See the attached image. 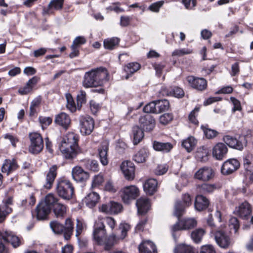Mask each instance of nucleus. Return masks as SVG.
Segmentation results:
<instances>
[{
  "label": "nucleus",
  "mask_w": 253,
  "mask_h": 253,
  "mask_svg": "<svg viewBox=\"0 0 253 253\" xmlns=\"http://www.w3.org/2000/svg\"><path fill=\"white\" fill-rule=\"evenodd\" d=\"M106 231L105 225L102 219L96 221L94 225L93 237L99 244L104 245L106 250H110L115 244L121 240L119 236L112 234L107 238L105 237Z\"/></svg>",
  "instance_id": "nucleus-1"
},
{
  "label": "nucleus",
  "mask_w": 253,
  "mask_h": 253,
  "mask_svg": "<svg viewBox=\"0 0 253 253\" xmlns=\"http://www.w3.org/2000/svg\"><path fill=\"white\" fill-rule=\"evenodd\" d=\"M78 136L73 132L67 133L62 139L59 146L60 150L67 159H72L78 153Z\"/></svg>",
  "instance_id": "nucleus-2"
},
{
  "label": "nucleus",
  "mask_w": 253,
  "mask_h": 253,
  "mask_svg": "<svg viewBox=\"0 0 253 253\" xmlns=\"http://www.w3.org/2000/svg\"><path fill=\"white\" fill-rule=\"evenodd\" d=\"M108 75L107 70L104 68L92 69L84 74L83 85L86 88L101 85L103 81L107 80Z\"/></svg>",
  "instance_id": "nucleus-3"
},
{
  "label": "nucleus",
  "mask_w": 253,
  "mask_h": 253,
  "mask_svg": "<svg viewBox=\"0 0 253 253\" xmlns=\"http://www.w3.org/2000/svg\"><path fill=\"white\" fill-rule=\"evenodd\" d=\"M56 201L55 197L52 194H49L45 197L44 200L41 202L37 206V217L39 220L46 218L51 211V205Z\"/></svg>",
  "instance_id": "nucleus-4"
},
{
  "label": "nucleus",
  "mask_w": 253,
  "mask_h": 253,
  "mask_svg": "<svg viewBox=\"0 0 253 253\" xmlns=\"http://www.w3.org/2000/svg\"><path fill=\"white\" fill-rule=\"evenodd\" d=\"M50 226L52 231L56 234H64V238L66 240L70 238L73 231V224L70 218L66 219L65 226L56 221L50 223Z\"/></svg>",
  "instance_id": "nucleus-5"
},
{
  "label": "nucleus",
  "mask_w": 253,
  "mask_h": 253,
  "mask_svg": "<svg viewBox=\"0 0 253 253\" xmlns=\"http://www.w3.org/2000/svg\"><path fill=\"white\" fill-rule=\"evenodd\" d=\"M56 192L58 195L65 200L72 198L74 189L70 181L67 179H59L56 185Z\"/></svg>",
  "instance_id": "nucleus-6"
},
{
  "label": "nucleus",
  "mask_w": 253,
  "mask_h": 253,
  "mask_svg": "<svg viewBox=\"0 0 253 253\" xmlns=\"http://www.w3.org/2000/svg\"><path fill=\"white\" fill-rule=\"evenodd\" d=\"M31 144L29 146V151L33 154H38L43 148V139L41 135L36 132L31 133L29 135Z\"/></svg>",
  "instance_id": "nucleus-7"
},
{
  "label": "nucleus",
  "mask_w": 253,
  "mask_h": 253,
  "mask_svg": "<svg viewBox=\"0 0 253 253\" xmlns=\"http://www.w3.org/2000/svg\"><path fill=\"white\" fill-rule=\"evenodd\" d=\"M139 195V190L134 185L126 186L121 190L122 200L126 204H128L131 200L136 198Z\"/></svg>",
  "instance_id": "nucleus-8"
},
{
  "label": "nucleus",
  "mask_w": 253,
  "mask_h": 253,
  "mask_svg": "<svg viewBox=\"0 0 253 253\" xmlns=\"http://www.w3.org/2000/svg\"><path fill=\"white\" fill-rule=\"evenodd\" d=\"M0 239L10 243L14 248H18L22 244L20 238L8 230H0Z\"/></svg>",
  "instance_id": "nucleus-9"
},
{
  "label": "nucleus",
  "mask_w": 253,
  "mask_h": 253,
  "mask_svg": "<svg viewBox=\"0 0 253 253\" xmlns=\"http://www.w3.org/2000/svg\"><path fill=\"white\" fill-rule=\"evenodd\" d=\"M224 142L229 147L238 150H242L247 143V135L239 137V139L230 135H226L223 137Z\"/></svg>",
  "instance_id": "nucleus-10"
},
{
  "label": "nucleus",
  "mask_w": 253,
  "mask_h": 253,
  "mask_svg": "<svg viewBox=\"0 0 253 253\" xmlns=\"http://www.w3.org/2000/svg\"><path fill=\"white\" fill-rule=\"evenodd\" d=\"M197 221L193 218H183L178 221L172 227V230H189L197 226Z\"/></svg>",
  "instance_id": "nucleus-11"
},
{
  "label": "nucleus",
  "mask_w": 253,
  "mask_h": 253,
  "mask_svg": "<svg viewBox=\"0 0 253 253\" xmlns=\"http://www.w3.org/2000/svg\"><path fill=\"white\" fill-rule=\"evenodd\" d=\"M211 233L214 234L215 240L217 244L222 248H227L231 244L230 237L221 230H217L214 232L213 230Z\"/></svg>",
  "instance_id": "nucleus-12"
},
{
  "label": "nucleus",
  "mask_w": 253,
  "mask_h": 253,
  "mask_svg": "<svg viewBox=\"0 0 253 253\" xmlns=\"http://www.w3.org/2000/svg\"><path fill=\"white\" fill-rule=\"evenodd\" d=\"M81 128L82 133L84 135L90 134L94 128V121L89 116L83 117L80 121Z\"/></svg>",
  "instance_id": "nucleus-13"
},
{
  "label": "nucleus",
  "mask_w": 253,
  "mask_h": 253,
  "mask_svg": "<svg viewBox=\"0 0 253 253\" xmlns=\"http://www.w3.org/2000/svg\"><path fill=\"white\" fill-rule=\"evenodd\" d=\"M123 209L122 205L117 202L111 201L108 203L102 204L99 210L106 213L116 214L120 212Z\"/></svg>",
  "instance_id": "nucleus-14"
},
{
  "label": "nucleus",
  "mask_w": 253,
  "mask_h": 253,
  "mask_svg": "<svg viewBox=\"0 0 253 253\" xmlns=\"http://www.w3.org/2000/svg\"><path fill=\"white\" fill-rule=\"evenodd\" d=\"M186 80L189 85L197 90L202 91L207 88V82L204 78L191 76H188Z\"/></svg>",
  "instance_id": "nucleus-15"
},
{
  "label": "nucleus",
  "mask_w": 253,
  "mask_h": 253,
  "mask_svg": "<svg viewBox=\"0 0 253 253\" xmlns=\"http://www.w3.org/2000/svg\"><path fill=\"white\" fill-rule=\"evenodd\" d=\"M139 121L141 128L147 131L152 130L155 126V120L150 114L141 116Z\"/></svg>",
  "instance_id": "nucleus-16"
},
{
  "label": "nucleus",
  "mask_w": 253,
  "mask_h": 253,
  "mask_svg": "<svg viewBox=\"0 0 253 253\" xmlns=\"http://www.w3.org/2000/svg\"><path fill=\"white\" fill-rule=\"evenodd\" d=\"M239 166L240 163L236 159H230L224 163L221 167V171L224 175L229 174L236 170Z\"/></svg>",
  "instance_id": "nucleus-17"
},
{
  "label": "nucleus",
  "mask_w": 253,
  "mask_h": 253,
  "mask_svg": "<svg viewBox=\"0 0 253 253\" xmlns=\"http://www.w3.org/2000/svg\"><path fill=\"white\" fill-rule=\"evenodd\" d=\"M213 176V170L209 167H203L199 169L194 174V177L204 181L210 180Z\"/></svg>",
  "instance_id": "nucleus-18"
},
{
  "label": "nucleus",
  "mask_w": 253,
  "mask_h": 253,
  "mask_svg": "<svg viewBox=\"0 0 253 253\" xmlns=\"http://www.w3.org/2000/svg\"><path fill=\"white\" fill-rule=\"evenodd\" d=\"M109 149V142L107 141H103L98 147V155L101 163L103 166L108 165L109 160L108 158V151Z\"/></svg>",
  "instance_id": "nucleus-19"
},
{
  "label": "nucleus",
  "mask_w": 253,
  "mask_h": 253,
  "mask_svg": "<svg viewBox=\"0 0 253 253\" xmlns=\"http://www.w3.org/2000/svg\"><path fill=\"white\" fill-rule=\"evenodd\" d=\"M121 170L127 179H133L134 177L135 168L133 164L128 161L123 162L121 166Z\"/></svg>",
  "instance_id": "nucleus-20"
},
{
  "label": "nucleus",
  "mask_w": 253,
  "mask_h": 253,
  "mask_svg": "<svg viewBox=\"0 0 253 253\" xmlns=\"http://www.w3.org/2000/svg\"><path fill=\"white\" fill-rule=\"evenodd\" d=\"M227 151L228 149L224 144L218 143L212 149V155L216 159L221 160L225 156Z\"/></svg>",
  "instance_id": "nucleus-21"
},
{
  "label": "nucleus",
  "mask_w": 253,
  "mask_h": 253,
  "mask_svg": "<svg viewBox=\"0 0 253 253\" xmlns=\"http://www.w3.org/2000/svg\"><path fill=\"white\" fill-rule=\"evenodd\" d=\"M72 175L73 178L76 181H84L89 177L88 173L79 166L73 168Z\"/></svg>",
  "instance_id": "nucleus-22"
},
{
  "label": "nucleus",
  "mask_w": 253,
  "mask_h": 253,
  "mask_svg": "<svg viewBox=\"0 0 253 253\" xmlns=\"http://www.w3.org/2000/svg\"><path fill=\"white\" fill-rule=\"evenodd\" d=\"M251 211L250 204L247 202H244L236 208L234 213L241 218H245L250 215Z\"/></svg>",
  "instance_id": "nucleus-23"
},
{
  "label": "nucleus",
  "mask_w": 253,
  "mask_h": 253,
  "mask_svg": "<svg viewBox=\"0 0 253 253\" xmlns=\"http://www.w3.org/2000/svg\"><path fill=\"white\" fill-rule=\"evenodd\" d=\"M57 167L56 165L52 166L47 172L46 178L45 182L44 187L46 189H50L52 187L54 180L57 176Z\"/></svg>",
  "instance_id": "nucleus-24"
},
{
  "label": "nucleus",
  "mask_w": 253,
  "mask_h": 253,
  "mask_svg": "<svg viewBox=\"0 0 253 253\" xmlns=\"http://www.w3.org/2000/svg\"><path fill=\"white\" fill-rule=\"evenodd\" d=\"M55 199V202L51 205V208L53 207V213L57 218H63L66 213V207L59 203V200L56 197Z\"/></svg>",
  "instance_id": "nucleus-25"
},
{
  "label": "nucleus",
  "mask_w": 253,
  "mask_h": 253,
  "mask_svg": "<svg viewBox=\"0 0 253 253\" xmlns=\"http://www.w3.org/2000/svg\"><path fill=\"white\" fill-rule=\"evenodd\" d=\"M136 205L137 208L138 212L139 214L146 213L150 209V204L148 198L141 197L136 202Z\"/></svg>",
  "instance_id": "nucleus-26"
},
{
  "label": "nucleus",
  "mask_w": 253,
  "mask_h": 253,
  "mask_svg": "<svg viewBox=\"0 0 253 253\" xmlns=\"http://www.w3.org/2000/svg\"><path fill=\"white\" fill-rule=\"evenodd\" d=\"M39 80V78L36 76L33 77L27 82L25 86L20 87L18 89V92L21 95H25L30 93Z\"/></svg>",
  "instance_id": "nucleus-27"
},
{
  "label": "nucleus",
  "mask_w": 253,
  "mask_h": 253,
  "mask_svg": "<svg viewBox=\"0 0 253 253\" xmlns=\"http://www.w3.org/2000/svg\"><path fill=\"white\" fill-rule=\"evenodd\" d=\"M12 203L11 198H8L4 202V205L2 208L0 207V223L2 222L5 219L7 215L12 212V208L9 207Z\"/></svg>",
  "instance_id": "nucleus-28"
},
{
  "label": "nucleus",
  "mask_w": 253,
  "mask_h": 253,
  "mask_svg": "<svg viewBox=\"0 0 253 253\" xmlns=\"http://www.w3.org/2000/svg\"><path fill=\"white\" fill-rule=\"evenodd\" d=\"M55 123L67 129L71 124V119L69 115L65 113L57 115L55 119Z\"/></svg>",
  "instance_id": "nucleus-29"
},
{
  "label": "nucleus",
  "mask_w": 253,
  "mask_h": 253,
  "mask_svg": "<svg viewBox=\"0 0 253 253\" xmlns=\"http://www.w3.org/2000/svg\"><path fill=\"white\" fill-rule=\"evenodd\" d=\"M157 185L158 182L155 179H149L143 185L144 190L148 194L153 195L157 191Z\"/></svg>",
  "instance_id": "nucleus-30"
},
{
  "label": "nucleus",
  "mask_w": 253,
  "mask_h": 253,
  "mask_svg": "<svg viewBox=\"0 0 253 253\" xmlns=\"http://www.w3.org/2000/svg\"><path fill=\"white\" fill-rule=\"evenodd\" d=\"M195 209L199 211H202L206 209L209 205L208 199L203 195H198L195 201Z\"/></svg>",
  "instance_id": "nucleus-31"
},
{
  "label": "nucleus",
  "mask_w": 253,
  "mask_h": 253,
  "mask_svg": "<svg viewBox=\"0 0 253 253\" xmlns=\"http://www.w3.org/2000/svg\"><path fill=\"white\" fill-rule=\"evenodd\" d=\"M100 198L98 193L92 192L89 193L84 198V202L87 207L92 208L94 207L98 202Z\"/></svg>",
  "instance_id": "nucleus-32"
},
{
  "label": "nucleus",
  "mask_w": 253,
  "mask_h": 253,
  "mask_svg": "<svg viewBox=\"0 0 253 253\" xmlns=\"http://www.w3.org/2000/svg\"><path fill=\"white\" fill-rule=\"evenodd\" d=\"M139 252L142 253H155L156 248L155 245L150 241L143 242L139 247Z\"/></svg>",
  "instance_id": "nucleus-33"
},
{
  "label": "nucleus",
  "mask_w": 253,
  "mask_h": 253,
  "mask_svg": "<svg viewBox=\"0 0 253 253\" xmlns=\"http://www.w3.org/2000/svg\"><path fill=\"white\" fill-rule=\"evenodd\" d=\"M153 147L156 151L165 153L169 152L173 148L172 145L169 142L162 143L156 141H154Z\"/></svg>",
  "instance_id": "nucleus-34"
},
{
  "label": "nucleus",
  "mask_w": 253,
  "mask_h": 253,
  "mask_svg": "<svg viewBox=\"0 0 253 253\" xmlns=\"http://www.w3.org/2000/svg\"><path fill=\"white\" fill-rule=\"evenodd\" d=\"M17 168L18 165L15 160H6L2 165L1 170L3 172H6L8 174Z\"/></svg>",
  "instance_id": "nucleus-35"
},
{
  "label": "nucleus",
  "mask_w": 253,
  "mask_h": 253,
  "mask_svg": "<svg viewBox=\"0 0 253 253\" xmlns=\"http://www.w3.org/2000/svg\"><path fill=\"white\" fill-rule=\"evenodd\" d=\"M140 68V65L137 62H131L127 64L124 68V70L127 75L125 79H128L130 76L137 71Z\"/></svg>",
  "instance_id": "nucleus-36"
},
{
  "label": "nucleus",
  "mask_w": 253,
  "mask_h": 253,
  "mask_svg": "<svg viewBox=\"0 0 253 253\" xmlns=\"http://www.w3.org/2000/svg\"><path fill=\"white\" fill-rule=\"evenodd\" d=\"M209 150L206 147L202 146L197 150L195 157L200 162H206L208 160Z\"/></svg>",
  "instance_id": "nucleus-37"
},
{
  "label": "nucleus",
  "mask_w": 253,
  "mask_h": 253,
  "mask_svg": "<svg viewBox=\"0 0 253 253\" xmlns=\"http://www.w3.org/2000/svg\"><path fill=\"white\" fill-rule=\"evenodd\" d=\"M196 143V139L193 136H190L183 141L182 145L188 152H190L194 149Z\"/></svg>",
  "instance_id": "nucleus-38"
},
{
  "label": "nucleus",
  "mask_w": 253,
  "mask_h": 253,
  "mask_svg": "<svg viewBox=\"0 0 253 253\" xmlns=\"http://www.w3.org/2000/svg\"><path fill=\"white\" fill-rule=\"evenodd\" d=\"M149 155L148 151L144 148L140 149L133 156V160L138 163H144Z\"/></svg>",
  "instance_id": "nucleus-39"
},
{
  "label": "nucleus",
  "mask_w": 253,
  "mask_h": 253,
  "mask_svg": "<svg viewBox=\"0 0 253 253\" xmlns=\"http://www.w3.org/2000/svg\"><path fill=\"white\" fill-rule=\"evenodd\" d=\"M133 144L137 145L143 138L144 134L142 129L136 126L133 127Z\"/></svg>",
  "instance_id": "nucleus-40"
},
{
  "label": "nucleus",
  "mask_w": 253,
  "mask_h": 253,
  "mask_svg": "<svg viewBox=\"0 0 253 253\" xmlns=\"http://www.w3.org/2000/svg\"><path fill=\"white\" fill-rule=\"evenodd\" d=\"M243 161L245 169L249 172L253 171V155L250 154L247 155Z\"/></svg>",
  "instance_id": "nucleus-41"
},
{
  "label": "nucleus",
  "mask_w": 253,
  "mask_h": 253,
  "mask_svg": "<svg viewBox=\"0 0 253 253\" xmlns=\"http://www.w3.org/2000/svg\"><path fill=\"white\" fill-rule=\"evenodd\" d=\"M157 113H160L168 110L169 102L166 99L155 101Z\"/></svg>",
  "instance_id": "nucleus-42"
},
{
  "label": "nucleus",
  "mask_w": 253,
  "mask_h": 253,
  "mask_svg": "<svg viewBox=\"0 0 253 253\" xmlns=\"http://www.w3.org/2000/svg\"><path fill=\"white\" fill-rule=\"evenodd\" d=\"M119 42V39L117 38L105 39L104 41V46L106 49H113Z\"/></svg>",
  "instance_id": "nucleus-43"
},
{
  "label": "nucleus",
  "mask_w": 253,
  "mask_h": 253,
  "mask_svg": "<svg viewBox=\"0 0 253 253\" xmlns=\"http://www.w3.org/2000/svg\"><path fill=\"white\" fill-rule=\"evenodd\" d=\"M205 233L203 229L199 228L193 231L191 234L193 240L196 243H200Z\"/></svg>",
  "instance_id": "nucleus-44"
},
{
  "label": "nucleus",
  "mask_w": 253,
  "mask_h": 253,
  "mask_svg": "<svg viewBox=\"0 0 253 253\" xmlns=\"http://www.w3.org/2000/svg\"><path fill=\"white\" fill-rule=\"evenodd\" d=\"M186 207L180 201L176 202L174 205L173 214L179 218L184 213Z\"/></svg>",
  "instance_id": "nucleus-45"
},
{
  "label": "nucleus",
  "mask_w": 253,
  "mask_h": 253,
  "mask_svg": "<svg viewBox=\"0 0 253 253\" xmlns=\"http://www.w3.org/2000/svg\"><path fill=\"white\" fill-rule=\"evenodd\" d=\"M174 253H195V252L191 246L185 244H181L176 247Z\"/></svg>",
  "instance_id": "nucleus-46"
},
{
  "label": "nucleus",
  "mask_w": 253,
  "mask_h": 253,
  "mask_svg": "<svg viewBox=\"0 0 253 253\" xmlns=\"http://www.w3.org/2000/svg\"><path fill=\"white\" fill-rule=\"evenodd\" d=\"M201 128L204 131L206 137L208 139H212L215 137L218 134L216 130L209 128L208 126H202Z\"/></svg>",
  "instance_id": "nucleus-47"
},
{
  "label": "nucleus",
  "mask_w": 253,
  "mask_h": 253,
  "mask_svg": "<svg viewBox=\"0 0 253 253\" xmlns=\"http://www.w3.org/2000/svg\"><path fill=\"white\" fill-rule=\"evenodd\" d=\"M119 229L121 231L119 237L121 240H123L126 236L127 232L130 229V226L128 223L122 222L119 225Z\"/></svg>",
  "instance_id": "nucleus-48"
},
{
  "label": "nucleus",
  "mask_w": 253,
  "mask_h": 253,
  "mask_svg": "<svg viewBox=\"0 0 253 253\" xmlns=\"http://www.w3.org/2000/svg\"><path fill=\"white\" fill-rule=\"evenodd\" d=\"M63 2L64 0H51L48 5V10L52 8L55 10L61 9Z\"/></svg>",
  "instance_id": "nucleus-49"
},
{
  "label": "nucleus",
  "mask_w": 253,
  "mask_h": 253,
  "mask_svg": "<svg viewBox=\"0 0 253 253\" xmlns=\"http://www.w3.org/2000/svg\"><path fill=\"white\" fill-rule=\"evenodd\" d=\"M86 101L85 92L84 90H81L77 96V106L79 109L81 108L83 104L85 103Z\"/></svg>",
  "instance_id": "nucleus-50"
},
{
  "label": "nucleus",
  "mask_w": 253,
  "mask_h": 253,
  "mask_svg": "<svg viewBox=\"0 0 253 253\" xmlns=\"http://www.w3.org/2000/svg\"><path fill=\"white\" fill-rule=\"evenodd\" d=\"M192 52V50L189 48H180L174 50L172 53V56H182L184 55L189 54Z\"/></svg>",
  "instance_id": "nucleus-51"
},
{
  "label": "nucleus",
  "mask_w": 253,
  "mask_h": 253,
  "mask_svg": "<svg viewBox=\"0 0 253 253\" xmlns=\"http://www.w3.org/2000/svg\"><path fill=\"white\" fill-rule=\"evenodd\" d=\"M156 104L155 101H153L150 102L147 105H146L143 108V111L147 114H150V113H157V109H156Z\"/></svg>",
  "instance_id": "nucleus-52"
},
{
  "label": "nucleus",
  "mask_w": 253,
  "mask_h": 253,
  "mask_svg": "<svg viewBox=\"0 0 253 253\" xmlns=\"http://www.w3.org/2000/svg\"><path fill=\"white\" fill-rule=\"evenodd\" d=\"M39 120L42 129L46 128L52 121L51 118L42 116L40 117Z\"/></svg>",
  "instance_id": "nucleus-53"
},
{
  "label": "nucleus",
  "mask_w": 253,
  "mask_h": 253,
  "mask_svg": "<svg viewBox=\"0 0 253 253\" xmlns=\"http://www.w3.org/2000/svg\"><path fill=\"white\" fill-rule=\"evenodd\" d=\"M103 181L104 178L102 175L100 174L96 175L93 178L92 186L93 187H98L101 185Z\"/></svg>",
  "instance_id": "nucleus-54"
},
{
  "label": "nucleus",
  "mask_w": 253,
  "mask_h": 253,
  "mask_svg": "<svg viewBox=\"0 0 253 253\" xmlns=\"http://www.w3.org/2000/svg\"><path fill=\"white\" fill-rule=\"evenodd\" d=\"M66 99L67 101V107L72 112L76 110V107L73 100V98L70 94L66 95Z\"/></svg>",
  "instance_id": "nucleus-55"
},
{
  "label": "nucleus",
  "mask_w": 253,
  "mask_h": 253,
  "mask_svg": "<svg viewBox=\"0 0 253 253\" xmlns=\"http://www.w3.org/2000/svg\"><path fill=\"white\" fill-rule=\"evenodd\" d=\"M86 167L93 171H98V164L96 160H88L86 164Z\"/></svg>",
  "instance_id": "nucleus-56"
},
{
  "label": "nucleus",
  "mask_w": 253,
  "mask_h": 253,
  "mask_svg": "<svg viewBox=\"0 0 253 253\" xmlns=\"http://www.w3.org/2000/svg\"><path fill=\"white\" fill-rule=\"evenodd\" d=\"M172 119L171 114L166 113L160 117L159 121L161 124L166 125L169 123Z\"/></svg>",
  "instance_id": "nucleus-57"
},
{
  "label": "nucleus",
  "mask_w": 253,
  "mask_h": 253,
  "mask_svg": "<svg viewBox=\"0 0 253 253\" xmlns=\"http://www.w3.org/2000/svg\"><path fill=\"white\" fill-rule=\"evenodd\" d=\"M215 189L214 185L204 184L201 186V191L203 193H211Z\"/></svg>",
  "instance_id": "nucleus-58"
},
{
  "label": "nucleus",
  "mask_w": 253,
  "mask_h": 253,
  "mask_svg": "<svg viewBox=\"0 0 253 253\" xmlns=\"http://www.w3.org/2000/svg\"><path fill=\"white\" fill-rule=\"evenodd\" d=\"M229 225L232 226L234 229L235 233H237L240 227L238 219L235 217H232L229 220Z\"/></svg>",
  "instance_id": "nucleus-59"
},
{
  "label": "nucleus",
  "mask_w": 253,
  "mask_h": 253,
  "mask_svg": "<svg viewBox=\"0 0 253 253\" xmlns=\"http://www.w3.org/2000/svg\"><path fill=\"white\" fill-rule=\"evenodd\" d=\"M199 107H196L189 114V121L194 124H197L198 122L196 118L195 114L198 113L199 111Z\"/></svg>",
  "instance_id": "nucleus-60"
},
{
  "label": "nucleus",
  "mask_w": 253,
  "mask_h": 253,
  "mask_svg": "<svg viewBox=\"0 0 253 253\" xmlns=\"http://www.w3.org/2000/svg\"><path fill=\"white\" fill-rule=\"evenodd\" d=\"M200 253H215V251L212 246L207 245L201 247Z\"/></svg>",
  "instance_id": "nucleus-61"
},
{
  "label": "nucleus",
  "mask_w": 253,
  "mask_h": 253,
  "mask_svg": "<svg viewBox=\"0 0 253 253\" xmlns=\"http://www.w3.org/2000/svg\"><path fill=\"white\" fill-rule=\"evenodd\" d=\"M172 93L174 97L177 98H181L184 95L183 89L178 87H174L172 90Z\"/></svg>",
  "instance_id": "nucleus-62"
},
{
  "label": "nucleus",
  "mask_w": 253,
  "mask_h": 253,
  "mask_svg": "<svg viewBox=\"0 0 253 253\" xmlns=\"http://www.w3.org/2000/svg\"><path fill=\"white\" fill-rule=\"evenodd\" d=\"M104 188L105 190L112 193H114L117 191L113 182L111 180H108L106 182Z\"/></svg>",
  "instance_id": "nucleus-63"
},
{
  "label": "nucleus",
  "mask_w": 253,
  "mask_h": 253,
  "mask_svg": "<svg viewBox=\"0 0 253 253\" xmlns=\"http://www.w3.org/2000/svg\"><path fill=\"white\" fill-rule=\"evenodd\" d=\"M86 40L84 37L79 36L77 37L73 41L72 44L79 47L82 44L85 43Z\"/></svg>",
  "instance_id": "nucleus-64"
}]
</instances>
